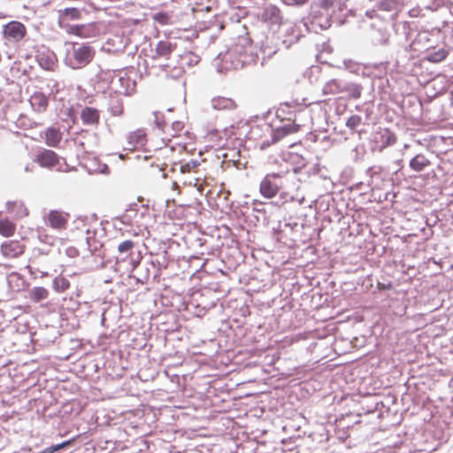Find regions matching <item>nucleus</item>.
Returning <instances> with one entry per match:
<instances>
[{
  "label": "nucleus",
  "instance_id": "nucleus-23",
  "mask_svg": "<svg viewBox=\"0 0 453 453\" xmlns=\"http://www.w3.org/2000/svg\"><path fill=\"white\" fill-rule=\"evenodd\" d=\"M62 139V134L57 128L50 127L48 128L45 132V140L46 143L49 146L56 147Z\"/></svg>",
  "mask_w": 453,
  "mask_h": 453
},
{
  "label": "nucleus",
  "instance_id": "nucleus-41",
  "mask_svg": "<svg viewBox=\"0 0 453 453\" xmlns=\"http://www.w3.org/2000/svg\"><path fill=\"white\" fill-rule=\"evenodd\" d=\"M288 4L291 5H303L308 2V0H286Z\"/></svg>",
  "mask_w": 453,
  "mask_h": 453
},
{
  "label": "nucleus",
  "instance_id": "nucleus-15",
  "mask_svg": "<svg viewBox=\"0 0 453 453\" xmlns=\"http://www.w3.org/2000/svg\"><path fill=\"white\" fill-rule=\"evenodd\" d=\"M263 19L265 22H268L272 25L280 24L281 16L280 9L273 5L266 7L263 12Z\"/></svg>",
  "mask_w": 453,
  "mask_h": 453
},
{
  "label": "nucleus",
  "instance_id": "nucleus-37",
  "mask_svg": "<svg viewBox=\"0 0 453 453\" xmlns=\"http://www.w3.org/2000/svg\"><path fill=\"white\" fill-rule=\"evenodd\" d=\"M276 51L277 50L275 49L269 47L267 43H263L260 49L263 60H265V58H271L273 55L276 53Z\"/></svg>",
  "mask_w": 453,
  "mask_h": 453
},
{
  "label": "nucleus",
  "instance_id": "nucleus-52",
  "mask_svg": "<svg viewBox=\"0 0 453 453\" xmlns=\"http://www.w3.org/2000/svg\"><path fill=\"white\" fill-rule=\"evenodd\" d=\"M120 93H123L125 95H128L129 94V91L127 89H124L122 91H119Z\"/></svg>",
  "mask_w": 453,
  "mask_h": 453
},
{
  "label": "nucleus",
  "instance_id": "nucleus-3",
  "mask_svg": "<svg viewBox=\"0 0 453 453\" xmlns=\"http://www.w3.org/2000/svg\"><path fill=\"white\" fill-rule=\"evenodd\" d=\"M95 56V50L88 44L73 43L65 58V64L72 69H81L88 65Z\"/></svg>",
  "mask_w": 453,
  "mask_h": 453
},
{
  "label": "nucleus",
  "instance_id": "nucleus-1",
  "mask_svg": "<svg viewBox=\"0 0 453 453\" xmlns=\"http://www.w3.org/2000/svg\"><path fill=\"white\" fill-rule=\"evenodd\" d=\"M219 72L237 70L242 68L245 65L254 61L250 50L242 44H235L230 48L224 55L219 54L216 59Z\"/></svg>",
  "mask_w": 453,
  "mask_h": 453
},
{
  "label": "nucleus",
  "instance_id": "nucleus-48",
  "mask_svg": "<svg viewBox=\"0 0 453 453\" xmlns=\"http://www.w3.org/2000/svg\"><path fill=\"white\" fill-rule=\"evenodd\" d=\"M374 12H375V11H374V10H372V11H367V12H366V15H367V16H369L370 18H372V17H373L372 13H374Z\"/></svg>",
  "mask_w": 453,
  "mask_h": 453
},
{
  "label": "nucleus",
  "instance_id": "nucleus-33",
  "mask_svg": "<svg viewBox=\"0 0 453 453\" xmlns=\"http://www.w3.org/2000/svg\"><path fill=\"white\" fill-rule=\"evenodd\" d=\"M87 28L84 25H71L67 28V32L78 36H86Z\"/></svg>",
  "mask_w": 453,
  "mask_h": 453
},
{
  "label": "nucleus",
  "instance_id": "nucleus-47",
  "mask_svg": "<svg viewBox=\"0 0 453 453\" xmlns=\"http://www.w3.org/2000/svg\"><path fill=\"white\" fill-rule=\"evenodd\" d=\"M8 18V15L3 12H0V19Z\"/></svg>",
  "mask_w": 453,
  "mask_h": 453
},
{
  "label": "nucleus",
  "instance_id": "nucleus-57",
  "mask_svg": "<svg viewBox=\"0 0 453 453\" xmlns=\"http://www.w3.org/2000/svg\"><path fill=\"white\" fill-rule=\"evenodd\" d=\"M29 271H30V273H31V274H34V273H34V271H33V268H31V267H30V268H29Z\"/></svg>",
  "mask_w": 453,
  "mask_h": 453
},
{
  "label": "nucleus",
  "instance_id": "nucleus-9",
  "mask_svg": "<svg viewBox=\"0 0 453 453\" xmlns=\"http://www.w3.org/2000/svg\"><path fill=\"white\" fill-rule=\"evenodd\" d=\"M36 161L42 167L54 168L59 163V157L50 150H44L37 155Z\"/></svg>",
  "mask_w": 453,
  "mask_h": 453
},
{
  "label": "nucleus",
  "instance_id": "nucleus-17",
  "mask_svg": "<svg viewBox=\"0 0 453 453\" xmlns=\"http://www.w3.org/2000/svg\"><path fill=\"white\" fill-rule=\"evenodd\" d=\"M108 111L112 116H121L124 111L122 98L119 96H112L109 100Z\"/></svg>",
  "mask_w": 453,
  "mask_h": 453
},
{
  "label": "nucleus",
  "instance_id": "nucleus-13",
  "mask_svg": "<svg viewBox=\"0 0 453 453\" xmlns=\"http://www.w3.org/2000/svg\"><path fill=\"white\" fill-rule=\"evenodd\" d=\"M30 104L33 109L38 112H44L49 104V96L44 93L37 91L30 96Z\"/></svg>",
  "mask_w": 453,
  "mask_h": 453
},
{
  "label": "nucleus",
  "instance_id": "nucleus-45",
  "mask_svg": "<svg viewBox=\"0 0 453 453\" xmlns=\"http://www.w3.org/2000/svg\"><path fill=\"white\" fill-rule=\"evenodd\" d=\"M271 143H272V142H267V141H265V142H263V143H262V145H261V148H262V149H265V147L270 146V144H271Z\"/></svg>",
  "mask_w": 453,
  "mask_h": 453
},
{
  "label": "nucleus",
  "instance_id": "nucleus-28",
  "mask_svg": "<svg viewBox=\"0 0 453 453\" xmlns=\"http://www.w3.org/2000/svg\"><path fill=\"white\" fill-rule=\"evenodd\" d=\"M52 288L56 292L62 293L70 288V281L61 275L57 276L53 280Z\"/></svg>",
  "mask_w": 453,
  "mask_h": 453
},
{
  "label": "nucleus",
  "instance_id": "nucleus-51",
  "mask_svg": "<svg viewBox=\"0 0 453 453\" xmlns=\"http://www.w3.org/2000/svg\"><path fill=\"white\" fill-rule=\"evenodd\" d=\"M14 204H15L14 203L8 202V203H7L8 210H11V206H12V205H14Z\"/></svg>",
  "mask_w": 453,
  "mask_h": 453
},
{
  "label": "nucleus",
  "instance_id": "nucleus-49",
  "mask_svg": "<svg viewBox=\"0 0 453 453\" xmlns=\"http://www.w3.org/2000/svg\"><path fill=\"white\" fill-rule=\"evenodd\" d=\"M102 173H109V168H108V166H107V165H104V168H103V170H102Z\"/></svg>",
  "mask_w": 453,
  "mask_h": 453
},
{
  "label": "nucleus",
  "instance_id": "nucleus-34",
  "mask_svg": "<svg viewBox=\"0 0 453 453\" xmlns=\"http://www.w3.org/2000/svg\"><path fill=\"white\" fill-rule=\"evenodd\" d=\"M70 444H71V441H65L62 443L47 447V448L43 449L40 453H54L58 450H60V449L65 448L66 446H68Z\"/></svg>",
  "mask_w": 453,
  "mask_h": 453
},
{
  "label": "nucleus",
  "instance_id": "nucleus-5",
  "mask_svg": "<svg viewBox=\"0 0 453 453\" xmlns=\"http://www.w3.org/2000/svg\"><path fill=\"white\" fill-rule=\"evenodd\" d=\"M1 35L7 42L18 43L27 35V27L20 21L12 20L3 26Z\"/></svg>",
  "mask_w": 453,
  "mask_h": 453
},
{
  "label": "nucleus",
  "instance_id": "nucleus-35",
  "mask_svg": "<svg viewBox=\"0 0 453 453\" xmlns=\"http://www.w3.org/2000/svg\"><path fill=\"white\" fill-rule=\"evenodd\" d=\"M70 444H71V441H65L62 443L47 447V448L43 449L40 453H54L58 450H60V449L65 448L66 446H68Z\"/></svg>",
  "mask_w": 453,
  "mask_h": 453
},
{
  "label": "nucleus",
  "instance_id": "nucleus-20",
  "mask_svg": "<svg viewBox=\"0 0 453 453\" xmlns=\"http://www.w3.org/2000/svg\"><path fill=\"white\" fill-rule=\"evenodd\" d=\"M298 130V125H285L273 131L272 143H275L288 134Z\"/></svg>",
  "mask_w": 453,
  "mask_h": 453
},
{
  "label": "nucleus",
  "instance_id": "nucleus-56",
  "mask_svg": "<svg viewBox=\"0 0 453 453\" xmlns=\"http://www.w3.org/2000/svg\"><path fill=\"white\" fill-rule=\"evenodd\" d=\"M197 189H198L200 192H202V186H201V185H199V186H198V188H197Z\"/></svg>",
  "mask_w": 453,
  "mask_h": 453
},
{
  "label": "nucleus",
  "instance_id": "nucleus-46",
  "mask_svg": "<svg viewBox=\"0 0 453 453\" xmlns=\"http://www.w3.org/2000/svg\"><path fill=\"white\" fill-rule=\"evenodd\" d=\"M33 166H34V165H33V164H31V165H26V167H25V171H26V172H30V171H32V167H33Z\"/></svg>",
  "mask_w": 453,
  "mask_h": 453
},
{
  "label": "nucleus",
  "instance_id": "nucleus-39",
  "mask_svg": "<svg viewBox=\"0 0 453 453\" xmlns=\"http://www.w3.org/2000/svg\"><path fill=\"white\" fill-rule=\"evenodd\" d=\"M183 123L180 121H174L172 123L171 128L173 131L172 134L173 136H175L178 134L179 132H180L183 129Z\"/></svg>",
  "mask_w": 453,
  "mask_h": 453
},
{
  "label": "nucleus",
  "instance_id": "nucleus-36",
  "mask_svg": "<svg viewBox=\"0 0 453 453\" xmlns=\"http://www.w3.org/2000/svg\"><path fill=\"white\" fill-rule=\"evenodd\" d=\"M49 90V96H52L53 97L59 92V84L57 81L50 80L46 85Z\"/></svg>",
  "mask_w": 453,
  "mask_h": 453
},
{
  "label": "nucleus",
  "instance_id": "nucleus-6",
  "mask_svg": "<svg viewBox=\"0 0 453 453\" xmlns=\"http://www.w3.org/2000/svg\"><path fill=\"white\" fill-rule=\"evenodd\" d=\"M284 176L283 173H273L265 176L260 183V193L265 198L274 197L281 186V178Z\"/></svg>",
  "mask_w": 453,
  "mask_h": 453
},
{
  "label": "nucleus",
  "instance_id": "nucleus-11",
  "mask_svg": "<svg viewBox=\"0 0 453 453\" xmlns=\"http://www.w3.org/2000/svg\"><path fill=\"white\" fill-rule=\"evenodd\" d=\"M211 107L216 111H231L237 108L236 103L230 97L215 96L211 101Z\"/></svg>",
  "mask_w": 453,
  "mask_h": 453
},
{
  "label": "nucleus",
  "instance_id": "nucleus-2",
  "mask_svg": "<svg viewBox=\"0 0 453 453\" xmlns=\"http://www.w3.org/2000/svg\"><path fill=\"white\" fill-rule=\"evenodd\" d=\"M335 8L336 4L334 0H319L317 3H313L310 14L311 23L321 29H327L331 27Z\"/></svg>",
  "mask_w": 453,
  "mask_h": 453
},
{
  "label": "nucleus",
  "instance_id": "nucleus-43",
  "mask_svg": "<svg viewBox=\"0 0 453 453\" xmlns=\"http://www.w3.org/2000/svg\"><path fill=\"white\" fill-rule=\"evenodd\" d=\"M344 65L346 66V68L348 69H351V65H352V61L351 60H344Z\"/></svg>",
  "mask_w": 453,
  "mask_h": 453
},
{
  "label": "nucleus",
  "instance_id": "nucleus-58",
  "mask_svg": "<svg viewBox=\"0 0 453 453\" xmlns=\"http://www.w3.org/2000/svg\"><path fill=\"white\" fill-rule=\"evenodd\" d=\"M157 167L159 168V171H163V168L162 167H159V165H157Z\"/></svg>",
  "mask_w": 453,
  "mask_h": 453
},
{
  "label": "nucleus",
  "instance_id": "nucleus-53",
  "mask_svg": "<svg viewBox=\"0 0 453 453\" xmlns=\"http://www.w3.org/2000/svg\"><path fill=\"white\" fill-rule=\"evenodd\" d=\"M449 387L453 388V378L449 380Z\"/></svg>",
  "mask_w": 453,
  "mask_h": 453
},
{
  "label": "nucleus",
  "instance_id": "nucleus-8",
  "mask_svg": "<svg viewBox=\"0 0 453 453\" xmlns=\"http://www.w3.org/2000/svg\"><path fill=\"white\" fill-rule=\"evenodd\" d=\"M81 119L85 126L97 127L100 119V111L94 107L86 106L81 111Z\"/></svg>",
  "mask_w": 453,
  "mask_h": 453
},
{
  "label": "nucleus",
  "instance_id": "nucleus-19",
  "mask_svg": "<svg viewBox=\"0 0 453 453\" xmlns=\"http://www.w3.org/2000/svg\"><path fill=\"white\" fill-rule=\"evenodd\" d=\"M431 162L423 154H418L414 157H412L410 161V167L411 170L415 172H421L426 167L430 165Z\"/></svg>",
  "mask_w": 453,
  "mask_h": 453
},
{
  "label": "nucleus",
  "instance_id": "nucleus-24",
  "mask_svg": "<svg viewBox=\"0 0 453 453\" xmlns=\"http://www.w3.org/2000/svg\"><path fill=\"white\" fill-rule=\"evenodd\" d=\"M175 47V44L169 41H159L156 46V53L158 56L168 58Z\"/></svg>",
  "mask_w": 453,
  "mask_h": 453
},
{
  "label": "nucleus",
  "instance_id": "nucleus-4",
  "mask_svg": "<svg viewBox=\"0 0 453 453\" xmlns=\"http://www.w3.org/2000/svg\"><path fill=\"white\" fill-rule=\"evenodd\" d=\"M394 29L397 35L403 36L404 38V48L406 50L420 51L422 50V48L419 47L421 42L428 40L427 35L426 33L417 34L416 37L412 39V35L414 33L411 30L410 23L407 21H401L395 23L394 26Z\"/></svg>",
  "mask_w": 453,
  "mask_h": 453
},
{
  "label": "nucleus",
  "instance_id": "nucleus-38",
  "mask_svg": "<svg viewBox=\"0 0 453 453\" xmlns=\"http://www.w3.org/2000/svg\"><path fill=\"white\" fill-rule=\"evenodd\" d=\"M361 120H362V119L360 116L352 115L348 119V120L346 122V126L348 127H349L350 129H355L360 125Z\"/></svg>",
  "mask_w": 453,
  "mask_h": 453
},
{
  "label": "nucleus",
  "instance_id": "nucleus-42",
  "mask_svg": "<svg viewBox=\"0 0 453 453\" xmlns=\"http://www.w3.org/2000/svg\"><path fill=\"white\" fill-rule=\"evenodd\" d=\"M155 123L158 128H164L163 122L159 119V113L155 112Z\"/></svg>",
  "mask_w": 453,
  "mask_h": 453
},
{
  "label": "nucleus",
  "instance_id": "nucleus-16",
  "mask_svg": "<svg viewBox=\"0 0 453 453\" xmlns=\"http://www.w3.org/2000/svg\"><path fill=\"white\" fill-rule=\"evenodd\" d=\"M39 65L45 70H53L56 65V56L53 52H42L37 56Z\"/></svg>",
  "mask_w": 453,
  "mask_h": 453
},
{
  "label": "nucleus",
  "instance_id": "nucleus-18",
  "mask_svg": "<svg viewBox=\"0 0 453 453\" xmlns=\"http://www.w3.org/2000/svg\"><path fill=\"white\" fill-rule=\"evenodd\" d=\"M49 296V290L43 287H34L28 290V297L34 303L44 301Z\"/></svg>",
  "mask_w": 453,
  "mask_h": 453
},
{
  "label": "nucleus",
  "instance_id": "nucleus-10",
  "mask_svg": "<svg viewBox=\"0 0 453 453\" xmlns=\"http://www.w3.org/2000/svg\"><path fill=\"white\" fill-rule=\"evenodd\" d=\"M1 251L6 257H16L24 252V246L19 241H7L2 243Z\"/></svg>",
  "mask_w": 453,
  "mask_h": 453
},
{
  "label": "nucleus",
  "instance_id": "nucleus-50",
  "mask_svg": "<svg viewBox=\"0 0 453 453\" xmlns=\"http://www.w3.org/2000/svg\"><path fill=\"white\" fill-rule=\"evenodd\" d=\"M200 179H201L200 177H197V178L194 179V180H195L194 186H196V187L198 186V181L200 180Z\"/></svg>",
  "mask_w": 453,
  "mask_h": 453
},
{
  "label": "nucleus",
  "instance_id": "nucleus-27",
  "mask_svg": "<svg viewBox=\"0 0 453 453\" xmlns=\"http://www.w3.org/2000/svg\"><path fill=\"white\" fill-rule=\"evenodd\" d=\"M152 19L155 22L158 23L161 26L171 25L173 23V12H156L152 15Z\"/></svg>",
  "mask_w": 453,
  "mask_h": 453
},
{
  "label": "nucleus",
  "instance_id": "nucleus-31",
  "mask_svg": "<svg viewBox=\"0 0 453 453\" xmlns=\"http://www.w3.org/2000/svg\"><path fill=\"white\" fill-rule=\"evenodd\" d=\"M396 135L388 129H385L381 134L383 146H391L396 142Z\"/></svg>",
  "mask_w": 453,
  "mask_h": 453
},
{
  "label": "nucleus",
  "instance_id": "nucleus-7",
  "mask_svg": "<svg viewBox=\"0 0 453 453\" xmlns=\"http://www.w3.org/2000/svg\"><path fill=\"white\" fill-rule=\"evenodd\" d=\"M147 143V133L144 129H137L127 134V145L124 147L127 150H135L143 148Z\"/></svg>",
  "mask_w": 453,
  "mask_h": 453
},
{
  "label": "nucleus",
  "instance_id": "nucleus-26",
  "mask_svg": "<svg viewBox=\"0 0 453 453\" xmlns=\"http://www.w3.org/2000/svg\"><path fill=\"white\" fill-rule=\"evenodd\" d=\"M362 86L353 82H344L343 93H347L351 98L357 99L361 96Z\"/></svg>",
  "mask_w": 453,
  "mask_h": 453
},
{
  "label": "nucleus",
  "instance_id": "nucleus-59",
  "mask_svg": "<svg viewBox=\"0 0 453 453\" xmlns=\"http://www.w3.org/2000/svg\"><path fill=\"white\" fill-rule=\"evenodd\" d=\"M47 274H48L47 273H42V277L46 276Z\"/></svg>",
  "mask_w": 453,
  "mask_h": 453
},
{
  "label": "nucleus",
  "instance_id": "nucleus-44",
  "mask_svg": "<svg viewBox=\"0 0 453 453\" xmlns=\"http://www.w3.org/2000/svg\"><path fill=\"white\" fill-rule=\"evenodd\" d=\"M118 81H119V82H120L121 84H122L123 82H129V79H128V78H125V77H119Z\"/></svg>",
  "mask_w": 453,
  "mask_h": 453
},
{
  "label": "nucleus",
  "instance_id": "nucleus-22",
  "mask_svg": "<svg viewBox=\"0 0 453 453\" xmlns=\"http://www.w3.org/2000/svg\"><path fill=\"white\" fill-rule=\"evenodd\" d=\"M371 40L373 44H387L389 40V34L384 28L372 29L371 34Z\"/></svg>",
  "mask_w": 453,
  "mask_h": 453
},
{
  "label": "nucleus",
  "instance_id": "nucleus-12",
  "mask_svg": "<svg viewBox=\"0 0 453 453\" xmlns=\"http://www.w3.org/2000/svg\"><path fill=\"white\" fill-rule=\"evenodd\" d=\"M46 224L54 229H64L67 224L66 216L58 211H50L46 219Z\"/></svg>",
  "mask_w": 453,
  "mask_h": 453
},
{
  "label": "nucleus",
  "instance_id": "nucleus-21",
  "mask_svg": "<svg viewBox=\"0 0 453 453\" xmlns=\"http://www.w3.org/2000/svg\"><path fill=\"white\" fill-rule=\"evenodd\" d=\"M134 242L131 240H126L118 245V257L119 260H125L129 255L133 253Z\"/></svg>",
  "mask_w": 453,
  "mask_h": 453
},
{
  "label": "nucleus",
  "instance_id": "nucleus-29",
  "mask_svg": "<svg viewBox=\"0 0 453 453\" xmlns=\"http://www.w3.org/2000/svg\"><path fill=\"white\" fill-rule=\"evenodd\" d=\"M448 54H449L448 50H446L445 48H441L438 50L430 52L427 55L426 58L430 62L438 63V62L444 60L446 58V57L448 56Z\"/></svg>",
  "mask_w": 453,
  "mask_h": 453
},
{
  "label": "nucleus",
  "instance_id": "nucleus-14",
  "mask_svg": "<svg viewBox=\"0 0 453 453\" xmlns=\"http://www.w3.org/2000/svg\"><path fill=\"white\" fill-rule=\"evenodd\" d=\"M344 81L339 79H332L323 87L324 95H338L343 93Z\"/></svg>",
  "mask_w": 453,
  "mask_h": 453
},
{
  "label": "nucleus",
  "instance_id": "nucleus-32",
  "mask_svg": "<svg viewBox=\"0 0 453 453\" xmlns=\"http://www.w3.org/2000/svg\"><path fill=\"white\" fill-rule=\"evenodd\" d=\"M201 165L200 161L197 159H191L185 164L180 165V172L182 173H190L192 170H195Z\"/></svg>",
  "mask_w": 453,
  "mask_h": 453
},
{
  "label": "nucleus",
  "instance_id": "nucleus-54",
  "mask_svg": "<svg viewBox=\"0 0 453 453\" xmlns=\"http://www.w3.org/2000/svg\"><path fill=\"white\" fill-rule=\"evenodd\" d=\"M87 242H88V247L90 248V242H89V237L88 236L87 237Z\"/></svg>",
  "mask_w": 453,
  "mask_h": 453
},
{
  "label": "nucleus",
  "instance_id": "nucleus-60",
  "mask_svg": "<svg viewBox=\"0 0 453 453\" xmlns=\"http://www.w3.org/2000/svg\"><path fill=\"white\" fill-rule=\"evenodd\" d=\"M192 184H193V180H189V185H192Z\"/></svg>",
  "mask_w": 453,
  "mask_h": 453
},
{
  "label": "nucleus",
  "instance_id": "nucleus-25",
  "mask_svg": "<svg viewBox=\"0 0 453 453\" xmlns=\"http://www.w3.org/2000/svg\"><path fill=\"white\" fill-rule=\"evenodd\" d=\"M81 17V12L77 8H65L59 11V19L64 22L67 20H78Z\"/></svg>",
  "mask_w": 453,
  "mask_h": 453
},
{
  "label": "nucleus",
  "instance_id": "nucleus-30",
  "mask_svg": "<svg viewBox=\"0 0 453 453\" xmlns=\"http://www.w3.org/2000/svg\"><path fill=\"white\" fill-rule=\"evenodd\" d=\"M15 225L8 220L3 219L0 220V234L4 236L9 237L12 236L15 232Z\"/></svg>",
  "mask_w": 453,
  "mask_h": 453
},
{
  "label": "nucleus",
  "instance_id": "nucleus-55",
  "mask_svg": "<svg viewBox=\"0 0 453 453\" xmlns=\"http://www.w3.org/2000/svg\"><path fill=\"white\" fill-rule=\"evenodd\" d=\"M149 158H151V156H144V159L147 160Z\"/></svg>",
  "mask_w": 453,
  "mask_h": 453
},
{
  "label": "nucleus",
  "instance_id": "nucleus-40",
  "mask_svg": "<svg viewBox=\"0 0 453 453\" xmlns=\"http://www.w3.org/2000/svg\"><path fill=\"white\" fill-rule=\"evenodd\" d=\"M6 280H7V282L9 284V286L11 287L12 286V283L14 280H19V274L16 273H12L10 274L7 275L6 277Z\"/></svg>",
  "mask_w": 453,
  "mask_h": 453
}]
</instances>
